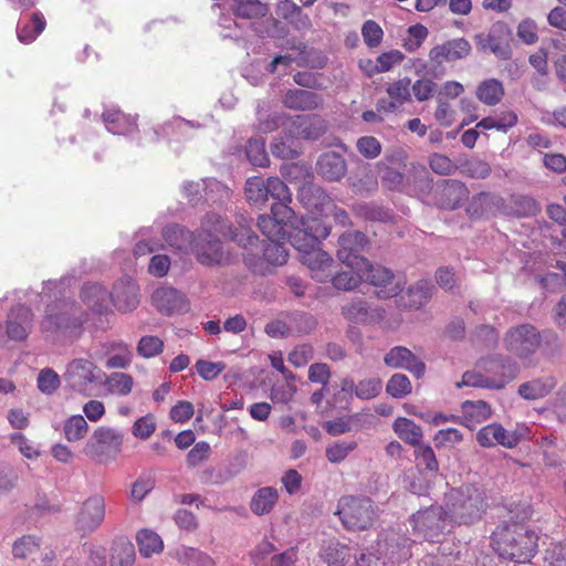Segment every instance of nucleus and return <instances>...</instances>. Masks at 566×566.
Here are the masks:
<instances>
[{"mask_svg": "<svg viewBox=\"0 0 566 566\" xmlns=\"http://www.w3.org/2000/svg\"><path fill=\"white\" fill-rule=\"evenodd\" d=\"M410 87L411 80L403 77L388 84L386 92L391 101L396 102L398 106H401L411 99Z\"/></svg>", "mask_w": 566, "mask_h": 566, "instance_id": "052dcab7", "label": "nucleus"}, {"mask_svg": "<svg viewBox=\"0 0 566 566\" xmlns=\"http://www.w3.org/2000/svg\"><path fill=\"white\" fill-rule=\"evenodd\" d=\"M504 207V199L493 192L481 191L469 200L465 212L472 220L493 217Z\"/></svg>", "mask_w": 566, "mask_h": 566, "instance_id": "4be33fe9", "label": "nucleus"}, {"mask_svg": "<svg viewBox=\"0 0 566 566\" xmlns=\"http://www.w3.org/2000/svg\"><path fill=\"white\" fill-rule=\"evenodd\" d=\"M342 315L349 322L356 324H370L382 319V312L379 308H371L363 298H354L342 307Z\"/></svg>", "mask_w": 566, "mask_h": 566, "instance_id": "393cba45", "label": "nucleus"}, {"mask_svg": "<svg viewBox=\"0 0 566 566\" xmlns=\"http://www.w3.org/2000/svg\"><path fill=\"white\" fill-rule=\"evenodd\" d=\"M517 114L513 111H506L501 113L497 117L488 116L482 118L478 124L476 128L482 129H496L502 133H506L510 128L517 124Z\"/></svg>", "mask_w": 566, "mask_h": 566, "instance_id": "8fccbe9b", "label": "nucleus"}, {"mask_svg": "<svg viewBox=\"0 0 566 566\" xmlns=\"http://www.w3.org/2000/svg\"><path fill=\"white\" fill-rule=\"evenodd\" d=\"M428 33V29L423 24L418 23L409 27L402 46L408 52L417 51L427 39Z\"/></svg>", "mask_w": 566, "mask_h": 566, "instance_id": "69168bd1", "label": "nucleus"}, {"mask_svg": "<svg viewBox=\"0 0 566 566\" xmlns=\"http://www.w3.org/2000/svg\"><path fill=\"white\" fill-rule=\"evenodd\" d=\"M521 430H506L500 423L484 426L476 432V441L483 448L502 446L509 449L515 448L523 439Z\"/></svg>", "mask_w": 566, "mask_h": 566, "instance_id": "dca6fc26", "label": "nucleus"}, {"mask_svg": "<svg viewBox=\"0 0 566 566\" xmlns=\"http://www.w3.org/2000/svg\"><path fill=\"white\" fill-rule=\"evenodd\" d=\"M40 547L41 538L34 535H23L13 542L12 555L20 559L30 558L40 551Z\"/></svg>", "mask_w": 566, "mask_h": 566, "instance_id": "603ef678", "label": "nucleus"}, {"mask_svg": "<svg viewBox=\"0 0 566 566\" xmlns=\"http://www.w3.org/2000/svg\"><path fill=\"white\" fill-rule=\"evenodd\" d=\"M111 301L120 313L136 310L140 302L139 285L136 280L129 276L117 280L111 291Z\"/></svg>", "mask_w": 566, "mask_h": 566, "instance_id": "a211bd4d", "label": "nucleus"}, {"mask_svg": "<svg viewBox=\"0 0 566 566\" xmlns=\"http://www.w3.org/2000/svg\"><path fill=\"white\" fill-rule=\"evenodd\" d=\"M175 558L186 566H216L214 559L207 553L188 546L176 549Z\"/></svg>", "mask_w": 566, "mask_h": 566, "instance_id": "49530a36", "label": "nucleus"}, {"mask_svg": "<svg viewBox=\"0 0 566 566\" xmlns=\"http://www.w3.org/2000/svg\"><path fill=\"white\" fill-rule=\"evenodd\" d=\"M105 499L101 494L87 497L76 514L75 528L83 534H91L96 531L105 520Z\"/></svg>", "mask_w": 566, "mask_h": 566, "instance_id": "ddd939ff", "label": "nucleus"}, {"mask_svg": "<svg viewBox=\"0 0 566 566\" xmlns=\"http://www.w3.org/2000/svg\"><path fill=\"white\" fill-rule=\"evenodd\" d=\"M512 31L503 21H497L489 32L475 34L474 40L479 50L491 51L501 60H509L512 55L510 45Z\"/></svg>", "mask_w": 566, "mask_h": 566, "instance_id": "9b49d317", "label": "nucleus"}, {"mask_svg": "<svg viewBox=\"0 0 566 566\" xmlns=\"http://www.w3.org/2000/svg\"><path fill=\"white\" fill-rule=\"evenodd\" d=\"M153 305L163 315H181L190 311V301L180 291L171 286L157 287L151 295Z\"/></svg>", "mask_w": 566, "mask_h": 566, "instance_id": "4468645a", "label": "nucleus"}, {"mask_svg": "<svg viewBox=\"0 0 566 566\" xmlns=\"http://www.w3.org/2000/svg\"><path fill=\"white\" fill-rule=\"evenodd\" d=\"M107 353L111 356L105 363L108 369H125L133 361V352L128 344L123 340H113L106 345Z\"/></svg>", "mask_w": 566, "mask_h": 566, "instance_id": "f704fd0d", "label": "nucleus"}, {"mask_svg": "<svg viewBox=\"0 0 566 566\" xmlns=\"http://www.w3.org/2000/svg\"><path fill=\"white\" fill-rule=\"evenodd\" d=\"M245 155L251 165L265 167L270 159L265 149V140L261 137L250 138L245 146Z\"/></svg>", "mask_w": 566, "mask_h": 566, "instance_id": "5fc2aeb1", "label": "nucleus"}, {"mask_svg": "<svg viewBox=\"0 0 566 566\" xmlns=\"http://www.w3.org/2000/svg\"><path fill=\"white\" fill-rule=\"evenodd\" d=\"M88 313L73 300H60L45 305L40 331L54 339L73 343L84 333Z\"/></svg>", "mask_w": 566, "mask_h": 566, "instance_id": "f257e3e1", "label": "nucleus"}, {"mask_svg": "<svg viewBox=\"0 0 566 566\" xmlns=\"http://www.w3.org/2000/svg\"><path fill=\"white\" fill-rule=\"evenodd\" d=\"M102 117L108 132L114 135H128L137 129V118L120 109H106Z\"/></svg>", "mask_w": 566, "mask_h": 566, "instance_id": "c85d7f7f", "label": "nucleus"}, {"mask_svg": "<svg viewBox=\"0 0 566 566\" xmlns=\"http://www.w3.org/2000/svg\"><path fill=\"white\" fill-rule=\"evenodd\" d=\"M233 14L241 19H261L269 13V6L260 0H232Z\"/></svg>", "mask_w": 566, "mask_h": 566, "instance_id": "37998d69", "label": "nucleus"}, {"mask_svg": "<svg viewBox=\"0 0 566 566\" xmlns=\"http://www.w3.org/2000/svg\"><path fill=\"white\" fill-rule=\"evenodd\" d=\"M164 349V342L158 336H143L137 344V354L144 358L159 355Z\"/></svg>", "mask_w": 566, "mask_h": 566, "instance_id": "774afa93", "label": "nucleus"}, {"mask_svg": "<svg viewBox=\"0 0 566 566\" xmlns=\"http://www.w3.org/2000/svg\"><path fill=\"white\" fill-rule=\"evenodd\" d=\"M137 543L139 553L144 557H150L153 554L160 553L164 548L161 537L150 530L139 531L137 534Z\"/></svg>", "mask_w": 566, "mask_h": 566, "instance_id": "3c124183", "label": "nucleus"}, {"mask_svg": "<svg viewBox=\"0 0 566 566\" xmlns=\"http://www.w3.org/2000/svg\"><path fill=\"white\" fill-rule=\"evenodd\" d=\"M279 501V492L275 488L264 486L252 496L250 509L255 515H265L273 511Z\"/></svg>", "mask_w": 566, "mask_h": 566, "instance_id": "4c0bfd02", "label": "nucleus"}, {"mask_svg": "<svg viewBox=\"0 0 566 566\" xmlns=\"http://www.w3.org/2000/svg\"><path fill=\"white\" fill-rule=\"evenodd\" d=\"M410 524L413 533L419 537L429 542H439V537L444 534L451 523L444 505H431L412 514Z\"/></svg>", "mask_w": 566, "mask_h": 566, "instance_id": "1a4fd4ad", "label": "nucleus"}, {"mask_svg": "<svg viewBox=\"0 0 566 566\" xmlns=\"http://www.w3.org/2000/svg\"><path fill=\"white\" fill-rule=\"evenodd\" d=\"M135 546L126 538H118L113 543L111 566H134Z\"/></svg>", "mask_w": 566, "mask_h": 566, "instance_id": "de8ad7c7", "label": "nucleus"}, {"mask_svg": "<svg viewBox=\"0 0 566 566\" xmlns=\"http://www.w3.org/2000/svg\"><path fill=\"white\" fill-rule=\"evenodd\" d=\"M163 237L170 248H184L186 244L196 248L197 238L195 232L189 231L184 226L168 224L163 230Z\"/></svg>", "mask_w": 566, "mask_h": 566, "instance_id": "ea45409f", "label": "nucleus"}, {"mask_svg": "<svg viewBox=\"0 0 566 566\" xmlns=\"http://www.w3.org/2000/svg\"><path fill=\"white\" fill-rule=\"evenodd\" d=\"M74 283V276H62L59 280H48L43 282L42 293L49 297H54L53 302L66 300L64 296Z\"/></svg>", "mask_w": 566, "mask_h": 566, "instance_id": "bf43d9fd", "label": "nucleus"}, {"mask_svg": "<svg viewBox=\"0 0 566 566\" xmlns=\"http://www.w3.org/2000/svg\"><path fill=\"white\" fill-rule=\"evenodd\" d=\"M472 46L464 38H455L434 45L429 51V61L434 66L453 63L470 55Z\"/></svg>", "mask_w": 566, "mask_h": 566, "instance_id": "6ab92c4d", "label": "nucleus"}, {"mask_svg": "<svg viewBox=\"0 0 566 566\" xmlns=\"http://www.w3.org/2000/svg\"><path fill=\"white\" fill-rule=\"evenodd\" d=\"M46 22L40 12H33L29 19L21 21L17 28V36L23 44H30L43 32Z\"/></svg>", "mask_w": 566, "mask_h": 566, "instance_id": "e433bc0d", "label": "nucleus"}, {"mask_svg": "<svg viewBox=\"0 0 566 566\" xmlns=\"http://www.w3.org/2000/svg\"><path fill=\"white\" fill-rule=\"evenodd\" d=\"M331 234L328 227L317 217H303L300 227L294 229L291 234V244L293 248H316L323 240Z\"/></svg>", "mask_w": 566, "mask_h": 566, "instance_id": "f8f14e48", "label": "nucleus"}, {"mask_svg": "<svg viewBox=\"0 0 566 566\" xmlns=\"http://www.w3.org/2000/svg\"><path fill=\"white\" fill-rule=\"evenodd\" d=\"M394 430L401 440L410 446H420L422 441L421 427L408 418H397L394 422Z\"/></svg>", "mask_w": 566, "mask_h": 566, "instance_id": "c03bdc74", "label": "nucleus"}, {"mask_svg": "<svg viewBox=\"0 0 566 566\" xmlns=\"http://www.w3.org/2000/svg\"><path fill=\"white\" fill-rule=\"evenodd\" d=\"M460 170L464 176L475 179H484L492 171L491 166L485 160L479 158L464 161L460 166Z\"/></svg>", "mask_w": 566, "mask_h": 566, "instance_id": "338daca9", "label": "nucleus"}, {"mask_svg": "<svg viewBox=\"0 0 566 566\" xmlns=\"http://www.w3.org/2000/svg\"><path fill=\"white\" fill-rule=\"evenodd\" d=\"M103 376L104 373L94 361L74 358L66 365L63 379L71 390L91 397L93 389L102 382Z\"/></svg>", "mask_w": 566, "mask_h": 566, "instance_id": "0eeeda50", "label": "nucleus"}, {"mask_svg": "<svg viewBox=\"0 0 566 566\" xmlns=\"http://www.w3.org/2000/svg\"><path fill=\"white\" fill-rule=\"evenodd\" d=\"M485 490L476 484L452 488L444 497V507L450 523L471 525L480 521L488 510Z\"/></svg>", "mask_w": 566, "mask_h": 566, "instance_id": "7ed1b4c3", "label": "nucleus"}, {"mask_svg": "<svg viewBox=\"0 0 566 566\" xmlns=\"http://www.w3.org/2000/svg\"><path fill=\"white\" fill-rule=\"evenodd\" d=\"M111 394L127 396L133 388V377L125 373L114 371L104 381Z\"/></svg>", "mask_w": 566, "mask_h": 566, "instance_id": "6e6d98bb", "label": "nucleus"}, {"mask_svg": "<svg viewBox=\"0 0 566 566\" xmlns=\"http://www.w3.org/2000/svg\"><path fill=\"white\" fill-rule=\"evenodd\" d=\"M480 367L491 377L492 381L501 384V389L518 373L517 364L511 357L503 355H493L481 359Z\"/></svg>", "mask_w": 566, "mask_h": 566, "instance_id": "aec40b11", "label": "nucleus"}, {"mask_svg": "<svg viewBox=\"0 0 566 566\" xmlns=\"http://www.w3.org/2000/svg\"><path fill=\"white\" fill-rule=\"evenodd\" d=\"M63 566H106V551L103 547H86L69 556Z\"/></svg>", "mask_w": 566, "mask_h": 566, "instance_id": "72a5a7b5", "label": "nucleus"}, {"mask_svg": "<svg viewBox=\"0 0 566 566\" xmlns=\"http://www.w3.org/2000/svg\"><path fill=\"white\" fill-rule=\"evenodd\" d=\"M467 186L458 180H446L440 193V206L444 209L454 210L468 198Z\"/></svg>", "mask_w": 566, "mask_h": 566, "instance_id": "2f4dec72", "label": "nucleus"}, {"mask_svg": "<svg viewBox=\"0 0 566 566\" xmlns=\"http://www.w3.org/2000/svg\"><path fill=\"white\" fill-rule=\"evenodd\" d=\"M556 385L557 381L555 377L544 376L521 384L518 394L526 400H537L551 394Z\"/></svg>", "mask_w": 566, "mask_h": 566, "instance_id": "7c9ffc66", "label": "nucleus"}, {"mask_svg": "<svg viewBox=\"0 0 566 566\" xmlns=\"http://www.w3.org/2000/svg\"><path fill=\"white\" fill-rule=\"evenodd\" d=\"M186 254L191 252L197 261L206 266H222L232 262L230 250H182Z\"/></svg>", "mask_w": 566, "mask_h": 566, "instance_id": "09e8293b", "label": "nucleus"}, {"mask_svg": "<svg viewBox=\"0 0 566 566\" xmlns=\"http://www.w3.org/2000/svg\"><path fill=\"white\" fill-rule=\"evenodd\" d=\"M319 556L327 566H345L350 558V549L345 544L332 541L322 547Z\"/></svg>", "mask_w": 566, "mask_h": 566, "instance_id": "a19ab883", "label": "nucleus"}, {"mask_svg": "<svg viewBox=\"0 0 566 566\" xmlns=\"http://www.w3.org/2000/svg\"><path fill=\"white\" fill-rule=\"evenodd\" d=\"M344 265L348 270H343L336 275L332 274V282L334 287L337 290L352 291L356 289L363 281V271L348 268L346 264Z\"/></svg>", "mask_w": 566, "mask_h": 566, "instance_id": "4d7b16f0", "label": "nucleus"}, {"mask_svg": "<svg viewBox=\"0 0 566 566\" xmlns=\"http://www.w3.org/2000/svg\"><path fill=\"white\" fill-rule=\"evenodd\" d=\"M461 411L460 423L471 430L486 421L492 415L490 405L483 400H465L461 405Z\"/></svg>", "mask_w": 566, "mask_h": 566, "instance_id": "cd10ccee", "label": "nucleus"}, {"mask_svg": "<svg viewBox=\"0 0 566 566\" xmlns=\"http://www.w3.org/2000/svg\"><path fill=\"white\" fill-rule=\"evenodd\" d=\"M384 363L389 368L406 369L416 378L422 377L426 371L424 363L405 346L392 347L385 355Z\"/></svg>", "mask_w": 566, "mask_h": 566, "instance_id": "5701e85b", "label": "nucleus"}, {"mask_svg": "<svg viewBox=\"0 0 566 566\" xmlns=\"http://www.w3.org/2000/svg\"><path fill=\"white\" fill-rule=\"evenodd\" d=\"M336 514L349 531L368 530L375 521L376 511L370 499L346 495L339 499Z\"/></svg>", "mask_w": 566, "mask_h": 566, "instance_id": "423d86ee", "label": "nucleus"}, {"mask_svg": "<svg viewBox=\"0 0 566 566\" xmlns=\"http://www.w3.org/2000/svg\"><path fill=\"white\" fill-rule=\"evenodd\" d=\"M292 335H308L317 327V318L307 312L294 311L285 315Z\"/></svg>", "mask_w": 566, "mask_h": 566, "instance_id": "79ce46f5", "label": "nucleus"}, {"mask_svg": "<svg viewBox=\"0 0 566 566\" xmlns=\"http://www.w3.org/2000/svg\"><path fill=\"white\" fill-rule=\"evenodd\" d=\"M434 285L430 280H419L410 285L401 296V306L409 310H419L432 297Z\"/></svg>", "mask_w": 566, "mask_h": 566, "instance_id": "a878e982", "label": "nucleus"}, {"mask_svg": "<svg viewBox=\"0 0 566 566\" xmlns=\"http://www.w3.org/2000/svg\"><path fill=\"white\" fill-rule=\"evenodd\" d=\"M317 170L325 179L338 181L345 176L347 165L342 155L335 151H328L319 157Z\"/></svg>", "mask_w": 566, "mask_h": 566, "instance_id": "c756f323", "label": "nucleus"}, {"mask_svg": "<svg viewBox=\"0 0 566 566\" xmlns=\"http://www.w3.org/2000/svg\"><path fill=\"white\" fill-rule=\"evenodd\" d=\"M88 431V424L82 415L69 417L63 424V433L69 442L82 440Z\"/></svg>", "mask_w": 566, "mask_h": 566, "instance_id": "864d4df0", "label": "nucleus"}, {"mask_svg": "<svg viewBox=\"0 0 566 566\" xmlns=\"http://www.w3.org/2000/svg\"><path fill=\"white\" fill-rule=\"evenodd\" d=\"M298 260L305 265L314 280L327 281L333 273L335 262L326 250H297Z\"/></svg>", "mask_w": 566, "mask_h": 566, "instance_id": "412c9836", "label": "nucleus"}, {"mask_svg": "<svg viewBox=\"0 0 566 566\" xmlns=\"http://www.w3.org/2000/svg\"><path fill=\"white\" fill-rule=\"evenodd\" d=\"M124 436L122 431L108 428H97L86 441L83 452L92 460L106 464L122 451Z\"/></svg>", "mask_w": 566, "mask_h": 566, "instance_id": "6e6552de", "label": "nucleus"}, {"mask_svg": "<svg viewBox=\"0 0 566 566\" xmlns=\"http://www.w3.org/2000/svg\"><path fill=\"white\" fill-rule=\"evenodd\" d=\"M243 260L253 273L265 275L287 262L289 250H249Z\"/></svg>", "mask_w": 566, "mask_h": 566, "instance_id": "f3484780", "label": "nucleus"}, {"mask_svg": "<svg viewBox=\"0 0 566 566\" xmlns=\"http://www.w3.org/2000/svg\"><path fill=\"white\" fill-rule=\"evenodd\" d=\"M505 94L503 83L496 78L482 81L476 87V98L486 106H495L501 103Z\"/></svg>", "mask_w": 566, "mask_h": 566, "instance_id": "58836bf2", "label": "nucleus"}, {"mask_svg": "<svg viewBox=\"0 0 566 566\" xmlns=\"http://www.w3.org/2000/svg\"><path fill=\"white\" fill-rule=\"evenodd\" d=\"M295 126L297 134L305 139H316L326 129L324 120L317 115L297 116Z\"/></svg>", "mask_w": 566, "mask_h": 566, "instance_id": "a18cd8bd", "label": "nucleus"}, {"mask_svg": "<svg viewBox=\"0 0 566 566\" xmlns=\"http://www.w3.org/2000/svg\"><path fill=\"white\" fill-rule=\"evenodd\" d=\"M382 381L378 377L366 378L358 381L355 387V396L360 400H370L379 396Z\"/></svg>", "mask_w": 566, "mask_h": 566, "instance_id": "0e129e2a", "label": "nucleus"}, {"mask_svg": "<svg viewBox=\"0 0 566 566\" xmlns=\"http://www.w3.org/2000/svg\"><path fill=\"white\" fill-rule=\"evenodd\" d=\"M80 298L95 314L108 312L111 292L99 283H84L80 292Z\"/></svg>", "mask_w": 566, "mask_h": 566, "instance_id": "b1692460", "label": "nucleus"}, {"mask_svg": "<svg viewBox=\"0 0 566 566\" xmlns=\"http://www.w3.org/2000/svg\"><path fill=\"white\" fill-rule=\"evenodd\" d=\"M197 238L196 248L211 247L229 240L237 243L241 248H252L256 245L259 237L248 227H240L232 230L228 221L220 214L208 212L195 232Z\"/></svg>", "mask_w": 566, "mask_h": 566, "instance_id": "39448f33", "label": "nucleus"}, {"mask_svg": "<svg viewBox=\"0 0 566 566\" xmlns=\"http://www.w3.org/2000/svg\"><path fill=\"white\" fill-rule=\"evenodd\" d=\"M258 227L262 234L274 245L281 248L287 238L286 226L271 216L262 214L258 219Z\"/></svg>", "mask_w": 566, "mask_h": 566, "instance_id": "c9c22d12", "label": "nucleus"}, {"mask_svg": "<svg viewBox=\"0 0 566 566\" xmlns=\"http://www.w3.org/2000/svg\"><path fill=\"white\" fill-rule=\"evenodd\" d=\"M283 103L291 109L312 111L318 107L321 98L314 92L295 88L285 93Z\"/></svg>", "mask_w": 566, "mask_h": 566, "instance_id": "473e14b6", "label": "nucleus"}, {"mask_svg": "<svg viewBox=\"0 0 566 566\" xmlns=\"http://www.w3.org/2000/svg\"><path fill=\"white\" fill-rule=\"evenodd\" d=\"M61 385V378L52 368H43L40 370L36 378L38 389L46 395H53Z\"/></svg>", "mask_w": 566, "mask_h": 566, "instance_id": "e2e57ef3", "label": "nucleus"}, {"mask_svg": "<svg viewBox=\"0 0 566 566\" xmlns=\"http://www.w3.org/2000/svg\"><path fill=\"white\" fill-rule=\"evenodd\" d=\"M495 553L514 563H528L537 553L538 536L527 524L505 521L491 535Z\"/></svg>", "mask_w": 566, "mask_h": 566, "instance_id": "f03ea898", "label": "nucleus"}, {"mask_svg": "<svg viewBox=\"0 0 566 566\" xmlns=\"http://www.w3.org/2000/svg\"><path fill=\"white\" fill-rule=\"evenodd\" d=\"M541 343V333L532 324H521L512 327L504 337L505 348L521 359L534 355L539 348Z\"/></svg>", "mask_w": 566, "mask_h": 566, "instance_id": "9d476101", "label": "nucleus"}, {"mask_svg": "<svg viewBox=\"0 0 566 566\" xmlns=\"http://www.w3.org/2000/svg\"><path fill=\"white\" fill-rule=\"evenodd\" d=\"M358 252L359 250H337V256L348 268L363 271V280L376 287L378 298H391L402 292L403 279L396 276L388 268L371 264Z\"/></svg>", "mask_w": 566, "mask_h": 566, "instance_id": "20e7f679", "label": "nucleus"}, {"mask_svg": "<svg viewBox=\"0 0 566 566\" xmlns=\"http://www.w3.org/2000/svg\"><path fill=\"white\" fill-rule=\"evenodd\" d=\"M244 192L248 201L255 206L266 203V181L261 177H251L247 180Z\"/></svg>", "mask_w": 566, "mask_h": 566, "instance_id": "13d9d810", "label": "nucleus"}, {"mask_svg": "<svg viewBox=\"0 0 566 566\" xmlns=\"http://www.w3.org/2000/svg\"><path fill=\"white\" fill-rule=\"evenodd\" d=\"M412 390L409 378L403 374H394L386 385L387 394L396 399L408 396Z\"/></svg>", "mask_w": 566, "mask_h": 566, "instance_id": "680f3d73", "label": "nucleus"}, {"mask_svg": "<svg viewBox=\"0 0 566 566\" xmlns=\"http://www.w3.org/2000/svg\"><path fill=\"white\" fill-rule=\"evenodd\" d=\"M34 313L24 304L12 306L7 314L6 333L9 339L23 342L28 338L34 326Z\"/></svg>", "mask_w": 566, "mask_h": 566, "instance_id": "2eb2a0df", "label": "nucleus"}, {"mask_svg": "<svg viewBox=\"0 0 566 566\" xmlns=\"http://www.w3.org/2000/svg\"><path fill=\"white\" fill-rule=\"evenodd\" d=\"M298 199L310 211L322 214L333 205L332 198L316 185L303 186L298 191Z\"/></svg>", "mask_w": 566, "mask_h": 566, "instance_id": "bb28decb", "label": "nucleus"}]
</instances>
